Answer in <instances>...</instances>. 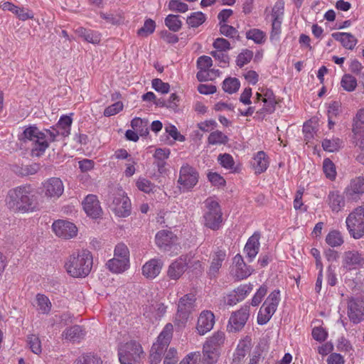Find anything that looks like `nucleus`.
Instances as JSON below:
<instances>
[{
  "instance_id": "nucleus-1",
  "label": "nucleus",
  "mask_w": 364,
  "mask_h": 364,
  "mask_svg": "<svg viewBox=\"0 0 364 364\" xmlns=\"http://www.w3.org/2000/svg\"><path fill=\"white\" fill-rule=\"evenodd\" d=\"M92 256L87 250L75 252L70 255L65 263L67 273L75 278L85 277L90 272Z\"/></svg>"
},
{
  "instance_id": "nucleus-2",
  "label": "nucleus",
  "mask_w": 364,
  "mask_h": 364,
  "mask_svg": "<svg viewBox=\"0 0 364 364\" xmlns=\"http://www.w3.org/2000/svg\"><path fill=\"white\" fill-rule=\"evenodd\" d=\"M18 139L24 143L30 142L31 155L37 157L44 154L50 142L46 132H41L35 125L25 127L23 132L18 135Z\"/></svg>"
},
{
  "instance_id": "nucleus-3",
  "label": "nucleus",
  "mask_w": 364,
  "mask_h": 364,
  "mask_svg": "<svg viewBox=\"0 0 364 364\" xmlns=\"http://www.w3.org/2000/svg\"><path fill=\"white\" fill-rule=\"evenodd\" d=\"M11 208L21 211H33L36 208V199L30 186L18 187L9 192Z\"/></svg>"
},
{
  "instance_id": "nucleus-4",
  "label": "nucleus",
  "mask_w": 364,
  "mask_h": 364,
  "mask_svg": "<svg viewBox=\"0 0 364 364\" xmlns=\"http://www.w3.org/2000/svg\"><path fill=\"white\" fill-rule=\"evenodd\" d=\"M347 230L355 240L364 236V204L353 209L346 219Z\"/></svg>"
},
{
  "instance_id": "nucleus-5",
  "label": "nucleus",
  "mask_w": 364,
  "mask_h": 364,
  "mask_svg": "<svg viewBox=\"0 0 364 364\" xmlns=\"http://www.w3.org/2000/svg\"><path fill=\"white\" fill-rule=\"evenodd\" d=\"M203 214L205 226L213 230H218L221 227L223 213L218 201L212 198H207L205 202Z\"/></svg>"
},
{
  "instance_id": "nucleus-6",
  "label": "nucleus",
  "mask_w": 364,
  "mask_h": 364,
  "mask_svg": "<svg viewBox=\"0 0 364 364\" xmlns=\"http://www.w3.org/2000/svg\"><path fill=\"white\" fill-rule=\"evenodd\" d=\"M118 355L121 364H140L144 352L139 343L131 341L120 346Z\"/></svg>"
},
{
  "instance_id": "nucleus-7",
  "label": "nucleus",
  "mask_w": 364,
  "mask_h": 364,
  "mask_svg": "<svg viewBox=\"0 0 364 364\" xmlns=\"http://www.w3.org/2000/svg\"><path fill=\"white\" fill-rule=\"evenodd\" d=\"M280 291L278 289L272 291L259 309L257 315V323L260 325L266 324L276 312L280 302Z\"/></svg>"
},
{
  "instance_id": "nucleus-8",
  "label": "nucleus",
  "mask_w": 364,
  "mask_h": 364,
  "mask_svg": "<svg viewBox=\"0 0 364 364\" xmlns=\"http://www.w3.org/2000/svg\"><path fill=\"white\" fill-rule=\"evenodd\" d=\"M196 296L193 294H187L180 298L174 323L178 326H183L187 322L191 314L195 311Z\"/></svg>"
},
{
  "instance_id": "nucleus-9",
  "label": "nucleus",
  "mask_w": 364,
  "mask_h": 364,
  "mask_svg": "<svg viewBox=\"0 0 364 364\" xmlns=\"http://www.w3.org/2000/svg\"><path fill=\"white\" fill-rule=\"evenodd\" d=\"M109 208L117 216L126 218L131 214V200L123 190L119 189L113 194Z\"/></svg>"
},
{
  "instance_id": "nucleus-10",
  "label": "nucleus",
  "mask_w": 364,
  "mask_h": 364,
  "mask_svg": "<svg viewBox=\"0 0 364 364\" xmlns=\"http://www.w3.org/2000/svg\"><path fill=\"white\" fill-rule=\"evenodd\" d=\"M341 269L351 272L364 267V250H348L343 252Z\"/></svg>"
},
{
  "instance_id": "nucleus-11",
  "label": "nucleus",
  "mask_w": 364,
  "mask_h": 364,
  "mask_svg": "<svg viewBox=\"0 0 364 364\" xmlns=\"http://www.w3.org/2000/svg\"><path fill=\"white\" fill-rule=\"evenodd\" d=\"M198 171L188 164L183 165L179 171L178 184L182 192H188L193 189L198 181Z\"/></svg>"
},
{
  "instance_id": "nucleus-12",
  "label": "nucleus",
  "mask_w": 364,
  "mask_h": 364,
  "mask_svg": "<svg viewBox=\"0 0 364 364\" xmlns=\"http://www.w3.org/2000/svg\"><path fill=\"white\" fill-rule=\"evenodd\" d=\"M156 245L164 252H176L179 250L177 237L170 230H162L155 236Z\"/></svg>"
},
{
  "instance_id": "nucleus-13",
  "label": "nucleus",
  "mask_w": 364,
  "mask_h": 364,
  "mask_svg": "<svg viewBox=\"0 0 364 364\" xmlns=\"http://www.w3.org/2000/svg\"><path fill=\"white\" fill-rule=\"evenodd\" d=\"M52 230L58 237L70 240L77 236L78 229L72 222L67 220H57L52 225Z\"/></svg>"
},
{
  "instance_id": "nucleus-14",
  "label": "nucleus",
  "mask_w": 364,
  "mask_h": 364,
  "mask_svg": "<svg viewBox=\"0 0 364 364\" xmlns=\"http://www.w3.org/2000/svg\"><path fill=\"white\" fill-rule=\"evenodd\" d=\"M283 16L284 6L281 3H277L272 11V22L269 39L273 43H277L280 39Z\"/></svg>"
},
{
  "instance_id": "nucleus-15",
  "label": "nucleus",
  "mask_w": 364,
  "mask_h": 364,
  "mask_svg": "<svg viewBox=\"0 0 364 364\" xmlns=\"http://www.w3.org/2000/svg\"><path fill=\"white\" fill-rule=\"evenodd\" d=\"M250 316V306L244 305L233 312L229 319L228 329L230 332L240 331L245 325Z\"/></svg>"
},
{
  "instance_id": "nucleus-16",
  "label": "nucleus",
  "mask_w": 364,
  "mask_h": 364,
  "mask_svg": "<svg viewBox=\"0 0 364 364\" xmlns=\"http://www.w3.org/2000/svg\"><path fill=\"white\" fill-rule=\"evenodd\" d=\"M72 122L73 119L70 116L61 117L55 126L52 127L50 129H46L49 141L50 142L55 141L58 136H68L70 134Z\"/></svg>"
},
{
  "instance_id": "nucleus-17",
  "label": "nucleus",
  "mask_w": 364,
  "mask_h": 364,
  "mask_svg": "<svg viewBox=\"0 0 364 364\" xmlns=\"http://www.w3.org/2000/svg\"><path fill=\"white\" fill-rule=\"evenodd\" d=\"M347 314L351 322L359 323L364 320V300L351 298L348 301Z\"/></svg>"
},
{
  "instance_id": "nucleus-18",
  "label": "nucleus",
  "mask_w": 364,
  "mask_h": 364,
  "mask_svg": "<svg viewBox=\"0 0 364 364\" xmlns=\"http://www.w3.org/2000/svg\"><path fill=\"white\" fill-rule=\"evenodd\" d=\"M64 192V185L60 178L52 177L43 183V193L51 199H57Z\"/></svg>"
},
{
  "instance_id": "nucleus-19",
  "label": "nucleus",
  "mask_w": 364,
  "mask_h": 364,
  "mask_svg": "<svg viewBox=\"0 0 364 364\" xmlns=\"http://www.w3.org/2000/svg\"><path fill=\"white\" fill-rule=\"evenodd\" d=\"M353 141L358 148H364V109H360L353 119Z\"/></svg>"
},
{
  "instance_id": "nucleus-20",
  "label": "nucleus",
  "mask_w": 364,
  "mask_h": 364,
  "mask_svg": "<svg viewBox=\"0 0 364 364\" xmlns=\"http://www.w3.org/2000/svg\"><path fill=\"white\" fill-rule=\"evenodd\" d=\"M173 331V325L171 323H167L159 335L156 342L153 344L151 350L163 355L169 345L172 338Z\"/></svg>"
},
{
  "instance_id": "nucleus-21",
  "label": "nucleus",
  "mask_w": 364,
  "mask_h": 364,
  "mask_svg": "<svg viewBox=\"0 0 364 364\" xmlns=\"http://www.w3.org/2000/svg\"><path fill=\"white\" fill-rule=\"evenodd\" d=\"M364 193V176L353 178L345 188L344 194L348 200H358Z\"/></svg>"
},
{
  "instance_id": "nucleus-22",
  "label": "nucleus",
  "mask_w": 364,
  "mask_h": 364,
  "mask_svg": "<svg viewBox=\"0 0 364 364\" xmlns=\"http://www.w3.org/2000/svg\"><path fill=\"white\" fill-rule=\"evenodd\" d=\"M187 256L182 255L172 262L168 267L167 276L171 280H178L187 269Z\"/></svg>"
},
{
  "instance_id": "nucleus-23",
  "label": "nucleus",
  "mask_w": 364,
  "mask_h": 364,
  "mask_svg": "<svg viewBox=\"0 0 364 364\" xmlns=\"http://www.w3.org/2000/svg\"><path fill=\"white\" fill-rule=\"evenodd\" d=\"M234 266L232 274L237 280H242L250 277L254 272V269L247 265L240 255H237L233 258Z\"/></svg>"
},
{
  "instance_id": "nucleus-24",
  "label": "nucleus",
  "mask_w": 364,
  "mask_h": 364,
  "mask_svg": "<svg viewBox=\"0 0 364 364\" xmlns=\"http://www.w3.org/2000/svg\"><path fill=\"white\" fill-rule=\"evenodd\" d=\"M163 266L164 262L161 259L158 258L151 259L142 266V275L148 279H153L160 274Z\"/></svg>"
},
{
  "instance_id": "nucleus-25",
  "label": "nucleus",
  "mask_w": 364,
  "mask_h": 364,
  "mask_svg": "<svg viewBox=\"0 0 364 364\" xmlns=\"http://www.w3.org/2000/svg\"><path fill=\"white\" fill-rule=\"evenodd\" d=\"M215 316L210 311H203L200 313L196 325V330L200 335H205L209 332L214 326Z\"/></svg>"
},
{
  "instance_id": "nucleus-26",
  "label": "nucleus",
  "mask_w": 364,
  "mask_h": 364,
  "mask_svg": "<svg viewBox=\"0 0 364 364\" xmlns=\"http://www.w3.org/2000/svg\"><path fill=\"white\" fill-rule=\"evenodd\" d=\"M83 209L86 214L92 218H99L102 213L100 202L95 195H88L82 203Z\"/></svg>"
},
{
  "instance_id": "nucleus-27",
  "label": "nucleus",
  "mask_w": 364,
  "mask_h": 364,
  "mask_svg": "<svg viewBox=\"0 0 364 364\" xmlns=\"http://www.w3.org/2000/svg\"><path fill=\"white\" fill-rule=\"evenodd\" d=\"M226 252L223 250H218L213 253L210 257V265L208 272V274L210 277H215L218 275L220 269L223 266V262L226 259Z\"/></svg>"
},
{
  "instance_id": "nucleus-28",
  "label": "nucleus",
  "mask_w": 364,
  "mask_h": 364,
  "mask_svg": "<svg viewBox=\"0 0 364 364\" xmlns=\"http://www.w3.org/2000/svg\"><path fill=\"white\" fill-rule=\"evenodd\" d=\"M260 233L255 232L248 240L245 246L244 252L247 255L248 261L252 262L259 252L260 243Z\"/></svg>"
},
{
  "instance_id": "nucleus-29",
  "label": "nucleus",
  "mask_w": 364,
  "mask_h": 364,
  "mask_svg": "<svg viewBox=\"0 0 364 364\" xmlns=\"http://www.w3.org/2000/svg\"><path fill=\"white\" fill-rule=\"evenodd\" d=\"M326 202L334 213L340 212L345 206L343 196L338 191H331L327 196Z\"/></svg>"
},
{
  "instance_id": "nucleus-30",
  "label": "nucleus",
  "mask_w": 364,
  "mask_h": 364,
  "mask_svg": "<svg viewBox=\"0 0 364 364\" xmlns=\"http://www.w3.org/2000/svg\"><path fill=\"white\" fill-rule=\"evenodd\" d=\"M269 164V158L265 152L259 151L254 156L252 166L255 173L260 174L267 169Z\"/></svg>"
},
{
  "instance_id": "nucleus-31",
  "label": "nucleus",
  "mask_w": 364,
  "mask_h": 364,
  "mask_svg": "<svg viewBox=\"0 0 364 364\" xmlns=\"http://www.w3.org/2000/svg\"><path fill=\"white\" fill-rule=\"evenodd\" d=\"M332 37L348 50L354 49L358 43L357 38L350 33L336 32L332 33Z\"/></svg>"
},
{
  "instance_id": "nucleus-32",
  "label": "nucleus",
  "mask_w": 364,
  "mask_h": 364,
  "mask_svg": "<svg viewBox=\"0 0 364 364\" xmlns=\"http://www.w3.org/2000/svg\"><path fill=\"white\" fill-rule=\"evenodd\" d=\"M85 335V333L82 328L80 326L75 325L63 331L62 337L64 340L75 343L83 339Z\"/></svg>"
},
{
  "instance_id": "nucleus-33",
  "label": "nucleus",
  "mask_w": 364,
  "mask_h": 364,
  "mask_svg": "<svg viewBox=\"0 0 364 364\" xmlns=\"http://www.w3.org/2000/svg\"><path fill=\"white\" fill-rule=\"evenodd\" d=\"M167 306L163 303H156L151 306H147L144 309V315L150 318H161L166 312Z\"/></svg>"
},
{
  "instance_id": "nucleus-34",
  "label": "nucleus",
  "mask_w": 364,
  "mask_h": 364,
  "mask_svg": "<svg viewBox=\"0 0 364 364\" xmlns=\"http://www.w3.org/2000/svg\"><path fill=\"white\" fill-rule=\"evenodd\" d=\"M218 161L230 173H237L240 170V167L235 165L233 157L229 154H220L218 156Z\"/></svg>"
},
{
  "instance_id": "nucleus-35",
  "label": "nucleus",
  "mask_w": 364,
  "mask_h": 364,
  "mask_svg": "<svg viewBox=\"0 0 364 364\" xmlns=\"http://www.w3.org/2000/svg\"><path fill=\"white\" fill-rule=\"evenodd\" d=\"M107 267L113 273L119 274L124 272L129 267V263H128V261L113 257L107 262Z\"/></svg>"
},
{
  "instance_id": "nucleus-36",
  "label": "nucleus",
  "mask_w": 364,
  "mask_h": 364,
  "mask_svg": "<svg viewBox=\"0 0 364 364\" xmlns=\"http://www.w3.org/2000/svg\"><path fill=\"white\" fill-rule=\"evenodd\" d=\"M35 306L39 313L48 314L50 311L52 304L48 296L42 294H38L36 296Z\"/></svg>"
},
{
  "instance_id": "nucleus-37",
  "label": "nucleus",
  "mask_w": 364,
  "mask_h": 364,
  "mask_svg": "<svg viewBox=\"0 0 364 364\" xmlns=\"http://www.w3.org/2000/svg\"><path fill=\"white\" fill-rule=\"evenodd\" d=\"M325 241L331 247H338L344 243L341 232L336 230H331L326 236Z\"/></svg>"
},
{
  "instance_id": "nucleus-38",
  "label": "nucleus",
  "mask_w": 364,
  "mask_h": 364,
  "mask_svg": "<svg viewBox=\"0 0 364 364\" xmlns=\"http://www.w3.org/2000/svg\"><path fill=\"white\" fill-rule=\"evenodd\" d=\"M170 153V149L167 148L156 149L154 157L160 172L162 171V168L164 167L166 164L165 161L169 157Z\"/></svg>"
},
{
  "instance_id": "nucleus-39",
  "label": "nucleus",
  "mask_w": 364,
  "mask_h": 364,
  "mask_svg": "<svg viewBox=\"0 0 364 364\" xmlns=\"http://www.w3.org/2000/svg\"><path fill=\"white\" fill-rule=\"evenodd\" d=\"M203 361L205 364H215L219 357V350L216 348H210L208 346H203Z\"/></svg>"
},
{
  "instance_id": "nucleus-40",
  "label": "nucleus",
  "mask_w": 364,
  "mask_h": 364,
  "mask_svg": "<svg viewBox=\"0 0 364 364\" xmlns=\"http://www.w3.org/2000/svg\"><path fill=\"white\" fill-rule=\"evenodd\" d=\"M225 339V333L221 331H218L215 333L203 346H208L210 348H216L219 350L220 348L223 345Z\"/></svg>"
},
{
  "instance_id": "nucleus-41",
  "label": "nucleus",
  "mask_w": 364,
  "mask_h": 364,
  "mask_svg": "<svg viewBox=\"0 0 364 364\" xmlns=\"http://www.w3.org/2000/svg\"><path fill=\"white\" fill-rule=\"evenodd\" d=\"M164 23L168 28L173 32L178 31L182 26V21H181L178 15H168L165 18Z\"/></svg>"
},
{
  "instance_id": "nucleus-42",
  "label": "nucleus",
  "mask_w": 364,
  "mask_h": 364,
  "mask_svg": "<svg viewBox=\"0 0 364 364\" xmlns=\"http://www.w3.org/2000/svg\"><path fill=\"white\" fill-rule=\"evenodd\" d=\"M228 141V137L222 132L216 130L212 132L208 138V142L210 145L225 144Z\"/></svg>"
},
{
  "instance_id": "nucleus-43",
  "label": "nucleus",
  "mask_w": 364,
  "mask_h": 364,
  "mask_svg": "<svg viewBox=\"0 0 364 364\" xmlns=\"http://www.w3.org/2000/svg\"><path fill=\"white\" fill-rule=\"evenodd\" d=\"M356 78L350 74H345L343 75L341 80V86L347 92H353L357 87Z\"/></svg>"
},
{
  "instance_id": "nucleus-44",
  "label": "nucleus",
  "mask_w": 364,
  "mask_h": 364,
  "mask_svg": "<svg viewBox=\"0 0 364 364\" xmlns=\"http://www.w3.org/2000/svg\"><path fill=\"white\" fill-rule=\"evenodd\" d=\"M342 146V141L338 138L325 139L322 141L323 149L328 152L337 151Z\"/></svg>"
},
{
  "instance_id": "nucleus-45",
  "label": "nucleus",
  "mask_w": 364,
  "mask_h": 364,
  "mask_svg": "<svg viewBox=\"0 0 364 364\" xmlns=\"http://www.w3.org/2000/svg\"><path fill=\"white\" fill-rule=\"evenodd\" d=\"M206 18L203 13L200 11L193 12L192 13L186 20L187 24L192 28H197L199 26L202 25Z\"/></svg>"
},
{
  "instance_id": "nucleus-46",
  "label": "nucleus",
  "mask_w": 364,
  "mask_h": 364,
  "mask_svg": "<svg viewBox=\"0 0 364 364\" xmlns=\"http://www.w3.org/2000/svg\"><path fill=\"white\" fill-rule=\"evenodd\" d=\"M100 17L105 21V22L110 25H119L123 22V16L120 13H104L100 12Z\"/></svg>"
},
{
  "instance_id": "nucleus-47",
  "label": "nucleus",
  "mask_w": 364,
  "mask_h": 364,
  "mask_svg": "<svg viewBox=\"0 0 364 364\" xmlns=\"http://www.w3.org/2000/svg\"><path fill=\"white\" fill-rule=\"evenodd\" d=\"M246 37L257 44H262L265 42L266 33L259 29L252 28L246 33Z\"/></svg>"
},
{
  "instance_id": "nucleus-48",
  "label": "nucleus",
  "mask_w": 364,
  "mask_h": 364,
  "mask_svg": "<svg viewBox=\"0 0 364 364\" xmlns=\"http://www.w3.org/2000/svg\"><path fill=\"white\" fill-rule=\"evenodd\" d=\"M240 86V82L235 77L226 78L223 82V89L225 92L232 94L236 92Z\"/></svg>"
},
{
  "instance_id": "nucleus-49",
  "label": "nucleus",
  "mask_w": 364,
  "mask_h": 364,
  "mask_svg": "<svg viewBox=\"0 0 364 364\" xmlns=\"http://www.w3.org/2000/svg\"><path fill=\"white\" fill-rule=\"evenodd\" d=\"M264 103L262 108L257 111V114L264 117L266 114L274 112L277 102L276 100H261Z\"/></svg>"
},
{
  "instance_id": "nucleus-50",
  "label": "nucleus",
  "mask_w": 364,
  "mask_h": 364,
  "mask_svg": "<svg viewBox=\"0 0 364 364\" xmlns=\"http://www.w3.org/2000/svg\"><path fill=\"white\" fill-rule=\"evenodd\" d=\"M155 28V21L151 18H148L144 21V26L137 31V35L141 37H147L154 32Z\"/></svg>"
},
{
  "instance_id": "nucleus-51",
  "label": "nucleus",
  "mask_w": 364,
  "mask_h": 364,
  "mask_svg": "<svg viewBox=\"0 0 364 364\" xmlns=\"http://www.w3.org/2000/svg\"><path fill=\"white\" fill-rule=\"evenodd\" d=\"M114 257L128 261L129 263V251L127 245L123 243L117 244L114 248Z\"/></svg>"
},
{
  "instance_id": "nucleus-52",
  "label": "nucleus",
  "mask_w": 364,
  "mask_h": 364,
  "mask_svg": "<svg viewBox=\"0 0 364 364\" xmlns=\"http://www.w3.org/2000/svg\"><path fill=\"white\" fill-rule=\"evenodd\" d=\"M323 170L326 176L330 180H334L336 176V171L334 164L329 159H326L323 162Z\"/></svg>"
},
{
  "instance_id": "nucleus-53",
  "label": "nucleus",
  "mask_w": 364,
  "mask_h": 364,
  "mask_svg": "<svg viewBox=\"0 0 364 364\" xmlns=\"http://www.w3.org/2000/svg\"><path fill=\"white\" fill-rule=\"evenodd\" d=\"M252 289H253V284L249 283V284L240 285L233 291L237 295V296L239 298V299H240V301H242L252 291Z\"/></svg>"
},
{
  "instance_id": "nucleus-54",
  "label": "nucleus",
  "mask_w": 364,
  "mask_h": 364,
  "mask_svg": "<svg viewBox=\"0 0 364 364\" xmlns=\"http://www.w3.org/2000/svg\"><path fill=\"white\" fill-rule=\"evenodd\" d=\"M267 293V287L264 284L260 286L252 298L251 305L252 306H257L262 302Z\"/></svg>"
},
{
  "instance_id": "nucleus-55",
  "label": "nucleus",
  "mask_w": 364,
  "mask_h": 364,
  "mask_svg": "<svg viewBox=\"0 0 364 364\" xmlns=\"http://www.w3.org/2000/svg\"><path fill=\"white\" fill-rule=\"evenodd\" d=\"M168 6L169 10L176 12L185 13L188 10V6L179 0H171Z\"/></svg>"
},
{
  "instance_id": "nucleus-56",
  "label": "nucleus",
  "mask_w": 364,
  "mask_h": 364,
  "mask_svg": "<svg viewBox=\"0 0 364 364\" xmlns=\"http://www.w3.org/2000/svg\"><path fill=\"white\" fill-rule=\"evenodd\" d=\"M101 360L92 355H84L76 359L73 364H101Z\"/></svg>"
},
{
  "instance_id": "nucleus-57",
  "label": "nucleus",
  "mask_w": 364,
  "mask_h": 364,
  "mask_svg": "<svg viewBox=\"0 0 364 364\" xmlns=\"http://www.w3.org/2000/svg\"><path fill=\"white\" fill-rule=\"evenodd\" d=\"M253 56L251 50H245L238 55L236 60L237 65L240 68L243 67L245 65L250 62Z\"/></svg>"
},
{
  "instance_id": "nucleus-58",
  "label": "nucleus",
  "mask_w": 364,
  "mask_h": 364,
  "mask_svg": "<svg viewBox=\"0 0 364 364\" xmlns=\"http://www.w3.org/2000/svg\"><path fill=\"white\" fill-rule=\"evenodd\" d=\"M151 85L152 87L158 92L166 94L169 92V84L167 82H164L161 79H154L152 80Z\"/></svg>"
},
{
  "instance_id": "nucleus-59",
  "label": "nucleus",
  "mask_w": 364,
  "mask_h": 364,
  "mask_svg": "<svg viewBox=\"0 0 364 364\" xmlns=\"http://www.w3.org/2000/svg\"><path fill=\"white\" fill-rule=\"evenodd\" d=\"M28 343L32 352L35 354L41 353V344L39 338L36 335H31L28 337Z\"/></svg>"
},
{
  "instance_id": "nucleus-60",
  "label": "nucleus",
  "mask_w": 364,
  "mask_h": 364,
  "mask_svg": "<svg viewBox=\"0 0 364 364\" xmlns=\"http://www.w3.org/2000/svg\"><path fill=\"white\" fill-rule=\"evenodd\" d=\"M211 55L219 62V65L220 67L225 68L229 64V57L228 55L224 53V51L221 50H214L211 52Z\"/></svg>"
},
{
  "instance_id": "nucleus-61",
  "label": "nucleus",
  "mask_w": 364,
  "mask_h": 364,
  "mask_svg": "<svg viewBox=\"0 0 364 364\" xmlns=\"http://www.w3.org/2000/svg\"><path fill=\"white\" fill-rule=\"evenodd\" d=\"M136 187L139 190L144 193H150L153 191L154 184L146 178H139L136 183Z\"/></svg>"
},
{
  "instance_id": "nucleus-62",
  "label": "nucleus",
  "mask_w": 364,
  "mask_h": 364,
  "mask_svg": "<svg viewBox=\"0 0 364 364\" xmlns=\"http://www.w3.org/2000/svg\"><path fill=\"white\" fill-rule=\"evenodd\" d=\"M213 65V60L210 57L202 55L197 60V67L199 70L208 71Z\"/></svg>"
},
{
  "instance_id": "nucleus-63",
  "label": "nucleus",
  "mask_w": 364,
  "mask_h": 364,
  "mask_svg": "<svg viewBox=\"0 0 364 364\" xmlns=\"http://www.w3.org/2000/svg\"><path fill=\"white\" fill-rule=\"evenodd\" d=\"M123 104L121 102H117L110 106L107 107L104 111V115L106 117H111L117 114L123 109Z\"/></svg>"
},
{
  "instance_id": "nucleus-64",
  "label": "nucleus",
  "mask_w": 364,
  "mask_h": 364,
  "mask_svg": "<svg viewBox=\"0 0 364 364\" xmlns=\"http://www.w3.org/2000/svg\"><path fill=\"white\" fill-rule=\"evenodd\" d=\"M84 40L92 44H99L101 41V33L96 31L87 30Z\"/></svg>"
}]
</instances>
